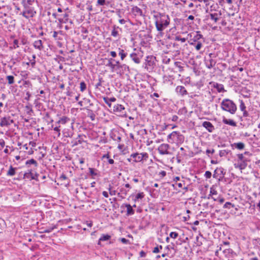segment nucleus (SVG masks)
Here are the masks:
<instances>
[{"mask_svg": "<svg viewBox=\"0 0 260 260\" xmlns=\"http://www.w3.org/2000/svg\"><path fill=\"white\" fill-rule=\"evenodd\" d=\"M153 19L156 29L159 32H162L170 23V17L165 13H157L153 15Z\"/></svg>", "mask_w": 260, "mask_h": 260, "instance_id": "obj_1", "label": "nucleus"}, {"mask_svg": "<svg viewBox=\"0 0 260 260\" xmlns=\"http://www.w3.org/2000/svg\"><path fill=\"white\" fill-rule=\"evenodd\" d=\"M168 140L171 143L181 144L184 141V137L180 132L174 131L168 136Z\"/></svg>", "mask_w": 260, "mask_h": 260, "instance_id": "obj_2", "label": "nucleus"}, {"mask_svg": "<svg viewBox=\"0 0 260 260\" xmlns=\"http://www.w3.org/2000/svg\"><path fill=\"white\" fill-rule=\"evenodd\" d=\"M221 108L223 110L228 112L231 114H234L237 110L235 104L232 101L229 99H224L222 101Z\"/></svg>", "mask_w": 260, "mask_h": 260, "instance_id": "obj_3", "label": "nucleus"}, {"mask_svg": "<svg viewBox=\"0 0 260 260\" xmlns=\"http://www.w3.org/2000/svg\"><path fill=\"white\" fill-rule=\"evenodd\" d=\"M237 159L235 160L234 166L236 169H239L241 171L244 170L247 166V159L243 154H237Z\"/></svg>", "mask_w": 260, "mask_h": 260, "instance_id": "obj_4", "label": "nucleus"}, {"mask_svg": "<svg viewBox=\"0 0 260 260\" xmlns=\"http://www.w3.org/2000/svg\"><path fill=\"white\" fill-rule=\"evenodd\" d=\"M214 5H212L210 6V9H207L206 11V13H208L209 14L206 15V17L208 19L210 18L214 23H216L219 19L221 13L220 11L216 12L214 11L213 8Z\"/></svg>", "mask_w": 260, "mask_h": 260, "instance_id": "obj_5", "label": "nucleus"}, {"mask_svg": "<svg viewBox=\"0 0 260 260\" xmlns=\"http://www.w3.org/2000/svg\"><path fill=\"white\" fill-rule=\"evenodd\" d=\"M149 157V155L147 152L142 153H134L131 154V157L134 158V162H139L141 161H146Z\"/></svg>", "mask_w": 260, "mask_h": 260, "instance_id": "obj_6", "label": "nucleus"}, {"mask_svg": "<svg viewBox=\"0 0 260 260\" xmlns=\"http://www.w3.org/2000/svg\"><path fill=\"white\" fill-rule=\"evenodd\" d=\"M225 174L226 171L222 167H218L214 170L213 177L220 182L222 181Z\"/></svg>", "mask_w": 260, "mask_h": 260, "instance_id": "obj_7", "label": "nucleus"}, {"mask_svg": "<svg viewBox=\"0 0 260 260\" xmlns=\"http://www.w3.org/2000/svg\"><path fill=\"white\" fill-rule=\"evenodd\" d=\"M170 148L169 144L163 143L158 147L157 150L160 155H170L171 154L169 151Z\"/></svg>", "mask_w": 260, "mask_h": 260, "instance_id": "obj_8", "label": "nucleus"}, {"mask_svg": "<svg viewBox=\"0 0 260 260\" xmlns=\"http://www.w3.org/2000/svg\"><path fill=\"white\" fill-rule=\"evenodd\" d=\"M36 13V12L33 8H28L25 11H23L22 15L24 17L28 19L34 17Z\"/></svg>", "mask_w": 260, "mask_h": 260, "instance_id": "obj_9", "label": "nucleus"}, {"mask_svg": "<svg viewBox=\"0 0 260 260\" xmlns=\"http://www.w3.org/2000/svg\"><path fill=\"white\" fill-rule=\"evenodd\" d=\"M132 13L135 16H143L142 10L136 6H133L131 9Z\"/></svg>", "mask_w": 260, "mask_h": 260, "instance_id": "obj_10", "label": "nucleus"}, {"mask_svg": "<svg viewBox=\"0 0 260 260\" xmlns=\"http://www.w3.org/2000/svg\"><path fill=\"white\" fill-rule=\"evenodd\" d=\"M212 53L209 54V56L210 58L209 59L206 60L205 62L206 66L208 69H211L213 68L215 66L216 63V61L212 58Z\"/></svg>", "mask_w": 260, "mask_h": 260, "instance_id": "obj_11", "label": "nucleus"}, {"mask_svg": "<svg viewBox=\"0 0 260 260\" xmlns=\"http://www.w3.org/2000/svg\"><path fill=\"white\" fill-rule=\"evenodd\" d=\"M13 122V120L10 117H4L2 118L0 122V125L2 126H7Z\"/></svg>", "mask_w": 260, "mask_h": 260, "instance_id": "obj_12", "label": "nucleus"}, {"mask_svg": "<svg viewBox=\"0 0 260 260\" xmlns=\"http://www.w3.org/2000/svg\"><path fill=\"white\" fill-rule=\"evenodd\" d=\"M202 125L210 133L213 132L215 129L212 124L209 121L203 122Z\"/></svg>", "mask_w": 260, "mask_h": 260, "instance_id": "obj_13", "label": "nucleus"}, {"mask_svg": "<svg viewBox=\"0 0 260 260\" xmlns=\"http://www.w3.org/2000/svg\"><path fill=\"white\" fill-rule=\"evenodd\" d=\"M172 116L169 117L167 118V121L168 123V125H170L171 126H172V128H174L177 127L176 125H173V124L170 123V121H173V122H178V117L176 115H171Z\"/></svg>", "mask_w": 260, "mask_h": 260, "instance_id": "obj_14", "label": "nucleus"}, {"mask_svg": "<svg viewBox=\"0 0 260 260\" xmlns=\"http://www.w3.org/2000/svg\"><path fill=\"white\" fill-rule=\"evenodd\" d=\"M231 146L233 149L243 150L245 147V144L242 142L234 143L232 144Z\"/></svg>", "mask_w": 260, "mask_h": 260, "instance_id": "obj_15", "label": "nucleus"}, {"mask_svg": "<svg viewBox=\"0 0 260 260\" xmlns=\"http://www.w3.org/2000/svg\"><path fill=\"white\" fill-rule=\"evenodd\" d=\"M177 92L179 93L182 96L186 95L187 94V91L186 90L185 88L183 86H178L176 88Z\"/></svg>", "mask_w": 260, "mask_h": 260, "instance_id": "obj_16", "label": "nucleus"}, {"mask_svg": "<svg viewBox=\"0 0 260 260\" xmlns=\"http://www.w3.org/2000/svg\"><path fill=\"white\" fill-rule=\"evenodd\" d=\"M38 175L36 174L34 175L32 172L31 171H29L28 173H25L24 174V179H28L30 180L32 179H37L36 177H37Z\"/></svg>", "mask_w": 260, "mask_h": 260, "instance_id": "obj_17", "label": "nucleus"}, {"mask_svg": "<svg viewBox=\"0 0 260 260\" xmlns=\"http://www.w3.org/2000/svg\"><path fill=\"white\" fill-rule=\"evenodd\" d=\"M33 45L36 49H37L39 50H42L44 48L42 41L41 40L35 41Z\"/></svg>", "mask_w": 260, "mask_h": 260, "instance_id": "obj_18", "label": "nucleus"}, {"mask_svg": "<svg viewBox=\"0 0 260 260\" xmlns=\"http://www.w3.org/2000/svg\"><path fill=\"white\" fill-rule=\"evenodd\" d=\"M202 37L203 36L200 34V31H197L196 35L194 37V38L191 40L190 42H189V44L190 45H194L195 44V42L201 39Z\"/></svg>", "mask_w": 260, "mask_h": 260, "instance_id": "obj_19", "label": "nucleus"}, {"mask_svg": "<svg viewBox=\"0 0 260 260\" xmlns=\"http://www.w3.org/2000/svg\"><path fill=\"white\" fill-rule=\"evenodd\" d=\"M125 207L126 208V215L130 216L134 215L135 210L133 209V207L130 204H125Z\"/></svg>", "mask_w": 260, "mask_h": 260, "instance_id": "obj_20", "label": "nucleus"}, {"mask_svg": "<svg viewBox=\"0 0 260 260\" xmlns=\"http://www.w3.org/2000/svg\"><path fill=\"white\" fill-rule=\"evenodd\" d=\"M113 110L114 112H121L124 110V107L122 105L117 104L113 106Z\"/></svg>", "mask_w": 260, "mask_h": 260, "instance_id": "obj_21", "label": "nucleus"}, {"mask_svg": "<svg viewBox=\"0 0 260 260\" xmlns=\"http://www.w3.org/2000/svg\"><path fill=\"white\" fill-rule=\"evenodd\" d=\"M213 87L216 89L218 92H222L225 91L222 84L214 83L213 84Z\"/></svg>", "mask_w": 260, "mask_h": 260, "instance_id": "obj_22", "label": "nucleus"}, {"mask_svg": "<svg viewBox=\"0 0 260 260\" xmlns=\"http://www.w3.org/2000/svg\"><path fill=\"white\" fill-rule=\"evenodd\" d=\"M132 59L137 64L140 63V58L138 56L136 53H132L130 54Z\"/></svg>", "mask_w": 260, "mask_h": 260, "instance_id": "obj_23", "label": "nucleus"}, {"mask_svg": "<svg viewBox=\"0 0 260 260\" xmlns=\"http://www.w3.org/2000/svg\"><path fill=\"white\" fill-rule=\"evenodd\" d=\"M145 194L143 192H141L138 193H137L135 196V198L133 199V201L135 202H137L139 200H142L144 198Z\"/></svg>", "mask_w": 260, "mask_h": 260, "instance_id": "obj_24", "label": "nucleus"}, {"mask_svg": "<svg viewBox=\"0 0 260 260\" xmlns=\"http://www.w3.org/2000/svg\"><path fill=\"white\" fill-rule=\"evenodd\" d=\"M223 122L225 124H229V125L233 126H236V123L232 119H228L226 118H223Z\"/></svg>", "mask_w": 260, "mask_h": 260, "instance_id": "obj_25", "label": "nucleus"}, {"mask_svg": "<svg viewBox=\"0 0 260 260\" xmlns=\"http://www.w3.org/2000/svg\"><path fill=\"white\" fill-rule=\"evenodd\" d=\"M16 173V169L10 166L8 171L7 172V175L8 176H13Z\"/></svg>", "mask_w": 260, "mask_h": 260, "instance_id": "obj_26", "label": "nucleus"}, {"mask_svg": "<svg viewBox=\"0 0 260 260\" xmlns=\"http://www.w3.org/2000/svg\"><path fill=\"white\" fill-rule=\"evenodd\" d=\"M28 145L31 146V148L28 150L27 153L28 154L30 155L34 153L32 148L36 147V143L35 141H30Z\"/></svg>", "mask_w": 260, "mask_h": 260, "instance_id": "obj_27", "label": "nucleus"}, {"mask_svg": "<svg viewBox=\"0 0 260 260\" xmlns=\"http://www.w3.org/2000/svg\"><path fill=\"white\" fill-rule=\"evenodd\" d=\"M118 51L119 55L120 56L121 59L123 60L124 59V58L126 56L127 53L125 52L123 49H121L120 48H118Z\"/></svg>", "mask_w": 260, "mask_h": 260, "instance_id": "obj_28", "label": "nucleus"}, {"mask_svg": "<svg viewBox=\"0 0 260 260\" xmlns=\"http://www.w3.org/2000/svg\"><path fill=\"white\" fill-rule=\"evenodd\" d=\"M25 165L26 166H27L28 167H29L30 165H33L35 166V167H37L38 166V163H37V161L32 158L27 160L25 162Z\"/></svg>", "mask_w": 260, "mask_h": 260, "instance_id": "obj_29", "label": "nucleus"}, {"mask_svg": "<svg viewBox=\"0 0 260 260\" xmlns=\"http://www.w3.org/2000/svg\"><path fill=\"white\" fill-rule=\"evenodd\" d=\"M240 109L243 112V114H247L246 111V106L242 100L240 101Z\"/></svg>", "mask_w": 260, "mask_h": 260, "instance_id": "obj_30", "label": "nucleus"}, {"mask_svg": "<svg viewBox=\"0 0 260 260\" xmlns=\"http://www.w3.org/2000/svg\"><path fill=\"white\" fill-rule=\"evenodd\" d=\"M175 66L178 68L179 72H181L183 71V67L182 66V63L180 61L175 62Z\"/></svg>", "mask_w": 260, "mask_h": 260, "instance_id": "obj_31", "label": "nucleus"}, {"mask_svg": "<svg viewBox=\"0 0 260 260\" xmlns=\"http://www.w3.org/2000/svg\"><path fill=\"white\" fill-rule=\"evenodd\" d=\"M230 152V150H221L219 151V154L220 157L225 156Z\"/></svg>", "mask_w": 260, "mask_h": 260, "instance_id": "obj_32", "label": "nucleus"}, {"mask_svg": "<svg viewBox=\"0 0 260 260\" xmlns=\"http://www.w3.org/2000/svg\"><path fill=\"white\" fill-rule=\"evenodd\" d=\"M70 121V119L66 116H63L58 121L59 123L65 124L67 122Z\"/></svg>", "mask_w": 260, "mask_h": 260, "instance_id": "obj_33", "label": "nucleus"}, {"mask_svg": "<svg viewBox=\"0 0 260 260\" xmlns=\"http://www.w3.org/2000/svg\"><path fill=\"white\" fill-rule=\"evenodd\" d=\"M111 238V236L109 235H102L100 238V241H108Z\"/></svg>", "mask_w": 260, "mask_h": 260, "instance_id": "obj_34", "label": "nucleus"}, {"mask_svg": "<svg viewBox=\"0 0 260 260\" xmlns=\"http://www.w3.org/2000/svg\"><path fill=\"white\" fill-rule=\"evenodd\" d=\"M57 228V226L56 225L48 227L47 228L44 232L45 233H49L51 232L53 230Z\"/></svg>", "mask_w": 260, "mask_h": 260, "instance_id": "obj_35", "label": "nucleus"}, {"mask_svg": "<svg viewBox=\"0 0 260 260\" xmlns=\"http://www.w3.org/2000/svg\"><path fill=\"white\" fill-rule=\"evenodd\" d=\"M6 78L9 84H12L14 83V78L13 76L9 75Z\"/></svg>", "mask_w": 260, "mask_h": 260, "instance_id": "obj_36", "label": "nucleus"}, {"mask_svg": "<svg viewBox=\"0 0 260 260\" xmlns=\"http://www.w3.org/2000/svg\"><path fill=\"white\" fill-rule=\"evenodd\" d=\"M89 173L92 176V178L94 179V176H98V174L95 171L93 168H89Z\"/></svg>", "mask_w": 260, "mask_h": 260, "instance_id": "obj_37", "label": "nucleus"}, {"mask_svg": "<svg viewBox=\"0 0 260 260\" xmlns=\"http://www.w3.org/2000/svg\"><path fill=\"white\" fill-rule=\"evenodd\" d=\"M80 91L83 92L86 89V85L84 81H82L80 84Z\"/></svg>", "mask_w": 260, "mask_h": 260, "instance_id": "obj_38", "label": "nucleus"}, {"mask_svg": "<svg viewBox=\"0 0 260 260\" xmlns=\"http://www.w3.org/2000/svg\"><path fill=\"white\" fill-rule=\"evenodd\" d=\"M234 207H235V205L234 204H232L231 202H226L223 205L224 208L230 209L231 207L234 208Z\"/></svg>", "mask_w": 260, "mask_h": 260, "instance_id": "obj_39", "label": "nucleus"}, {"mask_svg": "<svg viewBox=\"0 0 260 260\" xmlns=\"http://www.w3.org/2000/svg\"><path fill=\"white\" fill-rule=\"evenodd\" d=\"M111 35L114 37H117L118 36V31L116 29L115 26H114L112 30Z\"/></svg>", "mask_w": 260, "mask_h": 260, "instance_id": "obj_40", "label": "nucleus"}, {"mask_svg": "<svg viewBox=\"0 0 260 260\" xmlns=\"http://www.w3.org/2000/svg\"><path fill=\"white\" fill-rule=\"evenodd\" d=\"M175 40L181 41L182 43H184L186 41V39L185 38H181L180 36H177L175 37Z\"/></svg>", "mask_w": 260, "mask_h": 260, "instance_id": "obj_41", "label": "nucleus"}, {"mask_svg": "<svg viewBox=\"0 0 260 260\" xmlns=\"http://www.w3.org/2000/svg\"><path fill=\"white\" fill-rule=\"evenodd\" d=\"M169 236L173 239H176L178 236V234L177 232H172L170 233Z\"/></svg>", "mask_w": 260, "mask_h": 260, "instance_id": "obj_42", "label": "nucleus"}, {"mask_svg": "<svg viewBox=\"0 0 260 260\" xmlns=\"http://www.w3.org/2000/svg\"><path fill=\"white\" fill-rule=\"evenodd\" d=\"M202 46H203L202 43L201 42L198 41L197 45H195V48H196V50L199 51L201 49Z\"/></svg>", "mask_w": 260, "mask_h": 260, "instance_id": "obj_43", "label": "nucleus"}, {"mask_svg": "<svg viewBox=\"0 0 260 260\" xmlns=\"http://www.w3.org/2000/svg\"><path fill=\"white\" fill-rule=\"evenodd\" d=\"M103 100L104 101V102L108 105V106L111 108V102L110 101L109 99L108 98H107V97H104L103 98Z\"/></svg>", "mask_w": 260, "mask_h": 260, "instance_id": "obj_44", "label": "nucleus"}, {"mask_svg": "<svg viewBox=\"0 0 260 260\" xmlns=\"http://www.w3.org/2000/svg\"><path fill=\"white\" fill-rule=\"evenodd\" d=\"M211 176H212V174L210 171H207L205 172L204 176L205 177V178L206 179H210L211 177Z\"/></svg>", "mask_w": 260, "mask_h": 260, "instance_id": "obj_45", "label": "nucleus"}, {"mask_svg": "<svg viewBox=\"0 0 260 260\" xmlns=\"http://www.w3.org/2000/svg\"><path fill=\"white\" fill-rule=\"evenodd\" d=\"M106 4V0H97L96 5L104 6Z\"/></svg>", "mask_w": 260, "mask_h": 260, "instance_id": "obj_46", "label": "nucleus"}, {"mask_svg": "<svg viewBox=\"0 0 260 260\" xmlns=\"http://www.w3.org/2000/svg\"><path fill=\"white\" fill-rule=\"evenodd\" d=\"M217 194V191L215 190V189L213 188V187L210 188V196L211 195H216Z\"/></svg>", "mask_w": 260, "mask_h": 260, "instance_id": "obj_47", "label": "nucleus"}, {"mask_svg": "<svg viewBox=\"0 0 260 260\" xmlns=\"http://www.w3.org/2000/svg\"><path fill=\"white\" fill-rule=\"evenodd\" d=\"M5 141L2 139H0V150H2V149L5 147Z\"/></svg>", "mask_w": 260, "mask_h": 260, "instance_id": "obj_48", "label": "nucleus"}, {"mask_svg": "<svg viewBox=\"0 0 260 260\" xmlns=\"http://www.w3.org/2000/svg\"><path fill=\"white\" fill-rule=\"evenodd\" d=\"M119 240L123 243L125 244H127L129 243V240L124 238H121L119 239Z\"/></svg>", "mask_w": 260, "mask_h": 260, "instance_id": "obj_49", "label": "nucleus"}, {"mask_svg": "<svg viewBox=\"0 0 260 260\" xmlns=\"http://www.w3.org/2000/svg\"><path fill=\"white\" fill-rule=\"evenodd\" d=\"M214 152H215V150L213 149H207L206 151V153L207 154V155H208V156L209 157H210V156L209 155V154L210 153L213 154V153H214Z\"/></svg>", "mask_w": 260, "mask_h": 260, "instance_id": "obj_50", "label": "nucleus"}, {"mask_svg": "<svg viewBox=\"0 0 260 260\" xmlns=\"http://www.w3.org/2000/svg\"><path fill=\"white\" fill-rule=\"evenodd\" d=\"M120 191L122 194H124V196H126L127 193V192L129 191V189L126 190L123 188H121L120 189Z\"/></svg>", "mask_w": 260, "mask_h": 260, "instance_id": "obj_51", "label": "nucleus"}, {"mask_svg": "<svg viewBox=\"0 0 260 260\" xmlns=\"http://www.w3.org/2000/svg\"><path fill=\"white\" fill-rule=\"evenodd\" d=\"M58 32L56 31H54L53 32V37L54 38L55 40H60V39L57 37Z\"/></svg>", "mask_w": 260, "mask_h": 260, "instance_id": "obj_52", "label": "nucleus"}, {"mask_svg": "<svg viewBox=\"0 0 260 260\" xmlns=\"http://www.w3.org/2000/svg\"><path fill=\"white\" fill-rule=\"evenodd\" d=\"M14 48L16 49L19 47L18 41L17 40H14L13 41Z\"/></svg>", "mask_w": 260, "mask_h": 260, "instance_id": "obj_53", "label": "nucleus"}, {"mask_svg": "<svg viewBox=\"0 0 260 260\" xmlns=\"http://www.w3.org/2000/svg\"><path fill=\"white\" fill-rule=\"evenodd\" d=\"M32 58H33V60L32 61H31L30 63L31 67H34V66H35V64H36V61L35 59L36 58L35 55H33Z\"/></svg>", "mask_w": 260, "mask_h": 260, "instance_id": "obj_54", "label": "nucleus"}, {"mask_svg": "<svg viewBox=\"0 0 260 260\" xmlns=\"http://www.w3.org/2000/svg\"><path fill=\"white\" fill-rule=\"evenodd\" d=\"M20 148V149H22L23 150H27L29 149L28 145L27 144H25L24 145H23L22 146V147H21Z\"/></svg>", "mask_w": 260, "mask_h": 260, "instance_id": "obj_55", "label": "nucleus"}, {"mask_svg": "<svg viewBox=\"0 0 260 260\" xmlns=\"http://www.w3.org/2000/svg\"><path fill=\"white\" fill-rule=\"evenodd\" d=\"M223 252L225 254V255H226V254L228 253H232L233 252V250L231 249H230V248L229 249H226L224 250Z\"/></svg>", "mask_w": 260, "mask_h": 260, "instance_id": "obj_56", "label": "nucleus"}, {"mask_svg": "<svg viewBox=\"0 0 260 260\" xmlns=\"http://www.w3.org/2000/svg\"><path fill=\"white\" fill-rule=\"evenodd\" d=\"M111 187L110 186L109 188V190L110 192L109 193H110V195H111V196L115 195L116 191L115 190H111Z\"/></svg>", "mask_w": 260, "mask_h": 260, "instance_id": "obj_57", "label": "nucleus"}, {"mask_svg": "<svg viewBox=\"0 0 260 260\" xmlns=\"http://www.w3.org/2000/svg\"><path fill=\"white\" fill-rule=\"evenodd\" d=\"M134 124L135 125H140L141 126H143L144 125V122H141L140 121H134Z\"/></svg>", "mask_w": 260, "mask_h": 260, "instance_id": "obj_58", "label": "nucleus"}, {"mask_svg": "<svg viewBox=\"0 0 260 260\" xmlns=\"http://www.w3.org/2000/svg\"><path fill=\"white\" fill-rule=\"evenodd\" d=\"M159 175L161 177H164L166 175V172L165 171H161L159 173Z\"/></svg>", "mask_w": 260, "mask_h": 260, "instance_id": "obj_59", "label": "nucleus"}, {"mask_svg": "<svg viewBox=\"0 0 260 260\" xmlns=\"http://www.w3.org/2000/svg\"><path fill=\"white\" fill-rule=\"evenodd\" d=\"M152 252L155 253H158L159 252V249L158 246L155 247L154 248Z\"/></svg>", "mask_w": 260, "mask_h": 260, "instance_id": "obj_60", "label": "nucleus"}, {"mask_svg": "<svg viewBox=\"0 0 260 260\" xmlns=\"http://www.w3.org/2000/svg\"><path fill=\"white\" fill-rule=\"evenodd\" d=\"M68 17H69V14L68 13H65L63 15V18H64V23H66V22L68 21Z\"/></svg>", "mask_w": 260, "mask_h": 260, "instance_id": "obj_61", "label": "nucleus"}, {"mask_svg": "<svg viewBox=\"0 0 260 260\" xmlns=\"http://www.w3.org/2000/svg\"><path fill=\"white\" fill-rule=\"evenodd\" d=\"M60 179L61 180H65L67 179V177L66 176V175L64 174H62L60 177H59Z\"/></svg>", "mask_w": 260, "mask_h": 260, "instance_id": "obj_62", "label": "nucleus"}, {"mask_svg": "<svg viewBox=\"0 0 260 260\" xmlns=\"http://www.w3.org/2000/svg\"><path fill=\"white\" fill-rule=\"evenodd\" d=\"M110 55L112 57L114 58L116 57L117 54L115 51H112L110 52Z\"/></svg>", "mask_w": 260, "mask_h": 260, "instance_id": "obj_63", "label": "nucleus"}, {"mask_svg": "<svg viewBox=\"0 0 260 260\" xmlns=\"http://www.w3.org/2000/svg\"><path fill=\"white\" fill-rule=\"evenodd\" d=\"M217 201H218L220 204H222V203L224 202V199L222 197H219V198H218Z\"/></svg>", "mask_w": 260, "mask_h": 260, "instance_id": "obj_64", "label": "nucleus"}]
</instances>
